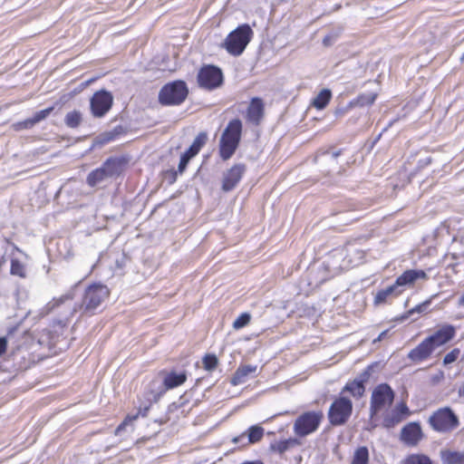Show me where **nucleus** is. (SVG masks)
Here are the masks:
<instances>
[{
    "label": "nucleus",
    "mask_w": 464,
    "mask_h": 464,
    "mask_svg": "<svg viewBox=\"0 0 464 464\" xmlns=\"http://www.w3.org/2000/svg\"><path fill=\"white\" fill-rule=\"evenodd\" d=\"M401 440L410 446H415L421 440V428L417 422H411L404 426L401 433Z\"/></svg>",
    "instance_id": "obj_15"
},
{
    "label": "nucleus",
    "mask_w": 464,
    "mask_h": 464,
    "mask_svg": "<svg viewBox=\"0 0 464 464\" xmlns=\"http://www.w3.org/2000/svg\"><path fill=\"white\" fill-rule=\"evenodd\" d=\"M207 134L204 132H200L194 140L193 143L190 145V147L185 151L186 154H188L189 157L193 158L196 156L200 149L203 147V145L207 141Z\"/></svg>",
    "instance_id": "obj_25"
},
{
    "label": "nucleus",
    "mask_w": 464,
    "mask_h": 464,
    "mask_svg": "<svg viewBox=\"0 0 464 464\" xmlns=\"http://www.w3.org/2000/svg\"><path fill=\"white\" fill-rule=\"evenodd\" d=\"M401 292H402V289H399L398 286L394 283L392 285H389L386 288L382 289L377 292V294L375 295V297H374V304H383L386 302V300L390 296H392V295L396 296V295H400Z\"/></svg>",
    "instance_id": "obj_22"
},
{
    "label": "nucleus",
    "mask_w": 464,
    "mask_h": 464,
    "mask_svg": "<svg viewBox=\"0 0 464 464\" xmlns=\"http://www.w3.org/2000/svg\"><path fill=\"white\" fill-rule=\"evenodd\" d=\"M334 41H335V37L329 34V35L324 36V38L323 39V44L324 46H330L333 44V43Z\"/></svg>",
    "instance_id": "obj_43"
},
{
    "label": "nucleus",
    "mask_w": 464,
    "mask_h": 464,
    "mask_svg": "<svg viewBox=\"0 0 464 464\" xmlns=\"http://www.w3.org/2000/svg\"><path fill=\"white\" fill-rule=\"evenodd\" d=\"M33 127H34V124H33L32 121L30 120V118H28L24 121H22L15 122L12 125L13 130L15 131L31 129Z\"/></svg>",
    "instance_id": "obj_39"
},
{
    "label": "nucleus",
    "mask_w": 464,
    "mask_h": 464,
    "mask_svg": "<svg viewBox=\"0 0 464 464\" xmlns=\"http://www.w3.org/2000/svg\"><path fill=\"white\" fill-rule=\"evenodd\" d=\"M141 413L140 411L139 413L133 415V416H127L125 420L116 428L115 430V435L121 436L122 431H124L129 426L132 427L133 421L138 418V415Z\"/></svg>",
    "instance_id": "obj_33"
},
{
    "label": "nucleus",
    "mask_w": 464,
    "mask_h": 464,
    "mask_svg": "<svg viewBox=\"0 0 464 464\" xmlns=\"http://www.w3.org/2000/svg\"><path fill=\"white\" fill-rule=\"evenodd\" d=\"M222 82L223 73L221 70L215 65H205L198 73V85L203 89H216L221 85Z\"/></svg>",
    "instance_id": "obj_9"
},
{
    "label": "nucleus",
    "mask_w": 464,
    "mask_h": 464,
    "mask_svg": "<svg viewBox=\"0 0 464 464\" xmlns=\"http://www.w3.org/2000/svg\"><path fill=\"white\" fill-rule=\"evenodd\" d=\"M188 90L183 81H174L165 84L160 91L159 102L162 105H179L187 98Z\"/></svg>",
    "instance_id": "obj_4"
},
{
    "label": "nucleus",
    "mask_w": 464,
    "mask_h": 464,
    "mask_svg": "<svg viewBox=\"0 0 464 464\" xmlns=\"http://www.w3.org/2000/svg\"><path fill=\"white\" fill-rule=\"evenodd\" d=\"M53 111V107H48L44 110L35 112L34 115L32 118H30L34 126L35 124L39 123L40 121L45 120L51 114V112Z\"/></svg>",
    "instance_id": "obj_36"
},
{
    "label": "nucleus",
    "mask_w": 464,
    "mask_h": 464,
    "mask_svg": "<svg viewBox=\"0 0 464 464\" xmlns=\"http://www.w3.org/2000/svg\"><path fill=\"white\" fill-rule=\"evenodd\" d=\"M409 408L406 405V403L401 402L398 404L394 410V412L392 413V416H386L384 418V425L386 427H392L395 424L399 423L402 420V415H408L409 414Z\"/></svg>",
    "instance_id": "obj_19"
},
{
    "label": "nucleus",
    "mask_w": 464,
    "mask_h": 464,
    "mask_svg": "<svg viewBox=\"0 0 464 464\" xmlns=\"http://www.w3.org/2000/svg\"><path fill=\"white\" fill-rule=\"evenodd\" d=\"M190 159H191V157H189L185 152L181 155L180 160H179V163L178 166V172H179L181 174L186 169L187 165Z\"/></svg>",
    "instance_id": "obj_42"
},
{
    "label": "nucleus",
    "mask_w": 464,
    "mask_h": 464,
    "mask_svg": "<svg viewBox=\"0 0 464 464\" xmlns=\"http://www.w3.org/2000/svg\"><path fill=\"white\" fill-rule=\"evenodd\" d=\"M434 350L428 339L425 338L418 346L410 351L408 358L413 362H420L427 360Z\"/></svg>",
    "instance_id": "obj_16"
},
{
    "label": "nucleus",
    "mask_w": 464,
    "mask_h": 464,
    "mask_svg": "<svg viewBox=\"0 0 464 464\" xmlns=\"http://www.w3.org/2000/svg\"><path fill=\"white\" fill-rule=\"evenodd\" d=\"M115 137V133L111 131V132H106L103 134V141L105 142H108V141H111L114 139Z\"/></svg>",
    "instance_id": "obj_46"
},
{
    "label": "nucleus",
    "mask_w": 464,
    "mask_h": 464,
    "mask_svg": "<svg viewBox=\"0 0 464 464\" xmlns=\"http://www.w3.org/2000/svg\"><path fill=\"white\" fill-rule=\"evenodd\" d=\"M343 392H348L353 397L361 398L365 392V387L362 381L354 380L353 382H348L343 389Z\"/></svg>",
    "instance_id": "obj_26"
},
{
    "label": "nucleus",
    "mask_w": 464,
    "mask_h": 464,
    "mask_svg": "<svg viewBox=\"0 0 464 464\" xmlns=\"http://www.w3.org/2000/svg\"><path fill=\"white\" fill-rule=\"evenodd\" d=\"M243 437H244V435H243V436H241V437H236V438H234V439H233V442L237 443V442L239 441V440H240L241 438H243Z\"/></svg>",
    "instance_id": "obj_49"
},
{
    "label": "nucleus",
    "mask_w": 464,
    "mask_h": 464,
    "mask_svg": "<svg viewBox=\"0 0 464 464\" xmlns=\"http://www.w3.org/2000/svg\"><path fill=\"white\" fill-rule=\"evenodd\" d=\"M110 291L106 285L93 284L84 292L82 303L74 305L72 314L81 312L82 314H93L102 304L109 297Z\"/></svg>",
    "instance_id": "obj_1"
},
{
    "label": "nucleus",
    "mask_w": 464,
    "mask_h": 464,
    "mask_svg": "<svg viewBox=\"0 0 464 464\" xmlns=\"http://www.w3.org/2000/svg\"><path fill=\"white\" fill-rule=\"evenodd\" d=\"M369 463V450L366 447L362 446L358 448L353 457L351 464H368Z\"/></svg>",
    "instance_id": "obj_29"
},
{
    "label": "nucleus",
    "mask_w": 464,
    "mask_h": 464,
    "mask_svg": "<svg viewBox=\"0 0 464 464\" xmlns=\"http://www.w3.org/2000/svg\"><path fill=\"white\" fill-rule=\"evenodd\" d=\"M76 287H77V285H75L67 293L61 295L59 298H53L51 302H49L46 305L47 311L52 312L56 307L60 306L61 304H64L65 302L72 300L74 297V291H75Z\"/></svg>",
    "instance_id": "obj_24"
},
{
    "label": "nucleus",
    "mask_w": 464,
    "mask_h": 464,
    "mask_svg": "<svg viewBox=\"0 0 464 464\" xmlns=\"http://www.w3.org/2000/svg\"><path fill=\"white\" fill-rule=\"evenodd\" d=\"M437 296V295L431 296V298H430L429 300H426L424 301L423 303L416 305L415 307H413L412 309H411L408 313L409 314H412L414 313H418V314H422V313H425L427 310H428V307L429 305L431 303V299L433 297Z\"/></svg>",
    "instance_id": "obj_38"
},
{
    "label": "nucleus",
    "mask_w": 464,
    "mask_h": 464,
    "mask_svg": "<svg viewBox=\"0 0 464 464\" xmlns=\"http://www.w3.org/2000/svg\"><path fill=\"white\" fill-rule=\"evenodd\" d=\"M386 334H387V332H386V331L382 332V333L380 334V335L378 336V338H377V339H375V340L373 341V343H376L377 341H381V340L383 338V336H385V335H386Z\"/></svg>",
    "instance_id": "obj_47"
},
{
    "label": "nucleus",
    "mask_w": 464,
    "mask_h": 464,
    "mask_svg": "<svg viewBox=\"0 0 464 464\" xmlns=\"http://www.w3.org/2000/svg\"><path fill=\"white\" fill-rule=\"evenodd\" d=\"M264 436V429L260 426H251L248 429V442L255 443L259 441Z\"/></svg>",
    "instance_id": "obj_31"
},
{
    "label": "nucleus",
    "mask_w": 464,
    "mask_h": 464,
    "mask_svg": "<svg viewBox=\"0 0 464 464\" xmlns=\"http://www.w3.org/2000/svg\"><path fill=\"white\" fill-rule=\"evenodd\" d=\"M251 316L247 313L241 314L233 323L234 329H240L247 325L250 322Z\"/></svg>",
    "instance_id": "obj_37"
},
{
    "label": "nucleus",
    "mask_w": 464,
    "mask_h": 464,
    "mask_svg": "<svg viewBox=\"0 0 464 464\" xmlns=\"http://www.w3.org/2000/svg\"><path fill=\"white\" fill-rule=\"evenodd\" d=\"M202 363L205 370L213 371L218 366V360L215 354H206Z\"/></svg>",
    "instance_id": "obj_34"
},
{
    "label": "nucleus",
    "mask_w": 464,
    "mask_h": 464,
    "mask_svg": "<svg viewBox=\"0 0 464 464\" xmlns=\"http://www.w3.org/2000/svg\"><path fill=\"white\" fill-rule=\"evenodd\" d=\"M186 380L187 375L185 372H169L165 376L163 382L159 386L160 391L152 395L153 399L157 401L167 390L173 389L183 384Z\"/></svg>",
    "instance_id": "obj_13"
},
{
    "label": "nucleus",
    "mask_w": 464,
    "mask_h": 464,
    "mask_svg": "<svg viewBox=\"0 0 464 464\" xmlns=\"http://www.w3.org/2000/svg\"><path fill=\"white\" fill-rule=\"evenodd\" d=\"M6 347H7L6 339L4 337L0 338V356L5 353Z\"/></svg>",
    "instance_id": "obj_44"
},
{
    "label": "nucleus",
    "mask_w": 464,
    "mask_h": 464,
    "mask_svg": "<svg viewBox=\"0 0 464 464\" xmlns=\"http://www.w3.org/2000/svg\"><path fill=\"white\" fill-rule=\"evenodd\" d=\"M246 171L244 164H236L223 174L222 190L228 192L236 188Z\"/></svg>",
    "instance_id": "obj_12"
},
{
    "label": "nucleus",
    "mask_w": 464,
    "mask_h": 464,
    "mask_svg": "<svg viewBox=\"0 0 464 464\" xmlns=\"http://www.w3.org/2000/svg\"><path fill=\"white\" fill-rule=\"evenodd\" d=\"M109 177L103 170V169L101 167L99 169H96L95 170H92L91 173H89L87 177V183L91 187H95L96 185L100 184Z\"/></svg>",
    "instance_id": "obj_28"
},
{
    "label": "nucleus",
    "mask_w": 464,
    "mask_h": 464,
    "mask_svg": "<svg viewBox=\"0 0 464 464\" xmlns=\"http://www.w3.org/2000/svg\"><path fill=\"white\" fill-rule=\"evenodd\" d=\"M256 371V365L248 364L238 367L231 379V383L233 385L244 383L246 381L247 376L255 373Z\"/></svg>",
    "instance_id": "obj_20"
},
{
    "label": "nucleus",
    "mask_w": 464,
    "mask_h": 464,
    "mask_svg": "<svg viewBox=\"0 0 464 464\" xmlns=\"http://www.w3.org/2000/svg\"><path fill=\"white\" fill-rule=\"evenodd\" d=\"M458 304H459V306H464V294L459 299V303Z\"/></svg>",
    "instance_id": "obj_48"
},
{
    "label": "nucleus",
    "mask_w": 464,
    "mask_h": 464,
    "mask_svg": "<svg viewBox=\"0 0 464 464\" xmlns=\"http://www.w3.org/2000/svg\"><path fill=\"white\" fill-rule=\"evenodd\" d=\"M353 412V402L350 399L340 396L331 404L328 411V420L333 426L344 425Z\"/></svg>",
    "instance_id": "obj_5"
},
{
    "label": "nucleus",
    "mask_w": 464,
    "mask_h": 464,
    "mask_svg": "<svg viewBox=\"0 0 464 464\" xmlns=\"http://www.w3.org/2000/svg\"><path fill=\"white\" fill-rule=\"evenodd\" d=\"M11 273L12 275H16L20 276H24V267L17 260H13L11 263Z\"/></svg>",
    "instance_id": "obj_41"
},
{
    "label": "nucleus",
    "mask_w": 464,
    "mask_h": 464,
    "mask_svg": "<svg viewBox=\"0 0 464 464\" xmlns=\"http://www.w3.org/2000/svg\"><path fill=\"white\" fill-rule=\"evenodd\" d=\"M149 410V406L144 408V412L141 413L142 416L146 415V411Z\"/></svg>",
    "instance_id": "obj_50"
},
{
    "label": "nucleus",
    "mask_w": 464,
    "mask_h": 464,
    "mask_svg": "<svg viewBox=\"0 0 464 464\" xmlns=\"http://www.w3.org/2000/svg\"><path fill=\"white\" fill-rule=\"evenodd\" d=\"M264 113V104L261 99L259 98H253L246 112V118L247 120L257 125L260 122V120L263 117Z\"/></svg>",
    "instance_id": "obj_18"
},
{
    "label": "nucleus",
    "mask_w": 464,
    "mask_h": 464,
    "mask_svg": "<svg viewBox=\"0 0 464 464\" xmlns=\"http://www.w3.org/2000/svg\"><path fill=\"white\" fill-rule=\"evenodd\" d=\"M440 459L443 464H464V451L441 450Z\"/></svg>",
    "instance_id": "obj_21"
},
{
    "label": "nucleus",
    "mask_w": 464,
    "mask_h": 464,
    "mask_svg": "<svg viewBox=\"0 0 464 464\" xmlns=\"http://www.w3.org/2000/svg\"><path fill=\"white\" fill-rule=\"evenodd\" d=\"M456 328L451 324H443L440 326L432 334L427 337L432 347L436 349L454 338Z\"/></svg>",
    "instance_id": "obj_11"
},
{
    "label": "nucleus",
    "mask_w": 464,
    "mask_h": 464,
    "mask_svg": "<svg viewBox=\"0 0 464 464\" xmlns=\"http://www.w3.org/2000/svg\"><path fill=\"white\" fill-rule=\"evenodd\" d=\"M429 423L433 430L440 432H447L459 426V418L451 409L446 407L434 412L430 417Z\"/></svg>",
    "instance_id": "obj_7"
},
{
    "label": "nucleus",
    "mask_w": 464,
    "mask_h": 464,
    "mask_svg": "<svg viewBox=\"0 0 464 464\" xmlns=\"http://www.w3.org/2000/svg\"><path fill=\"white\" fill-rule=\"evenodd\" d=\"M428 275L423 270L409 269L404 271L394 282L399 289L404 286H412L418 280L426 281Z\"/></svg>",
    "instance_id": "obj_14"
},
{
    "label": "nucleus",
    "mask_w": 464,
    "mask_h": 464,
    "mask_svg": "<svg viewBox=\"0 0 464 464\" xmlns=\"http://www.w3.org/2000/svg\"><path fill=\"white\" fill-rule=\"evenodd\" d=\"M394 399V392L386 384H379L372 392L370 402V416L373 418L380 411L389 407Z\"/></svg>",
    "instance_id": "obj_6"
},
{
    "label": "nucleus",
    "mask_w": 464,
    "mask_h": 464,
    "mask_svg": "<svg viewBox=\"0 0 464 464\" xmlns=\"http://www.w3.org/2000/svg\"><path fill=\"white\" fill-rule=\"evenodd\" d=\"M289 447V441L287 440H285V441H281L279 444H278V450L280 452H284Z\"/></svg>",
    "instance_id": "obj_45"
},
{
    "label": "nucleus",
    "mask_w": 464,
    "mask_h": 464,
    "mask_svg": "<svg viewBox=\"0 0 464 464\" xmlns=\"http://www.w3.org/2000/svg\"><path fill=\"white\" fill-rule=\"evenodd\" d=\"M109 178L117 176L121 172V161L116 158H109L102 166Z\"/></svg>",
    "instance_id": "obj_23"
},
{
    "label": "nucleus",
    "mask_w": 464,
    "mask_h": 464,
    "mask_svg": "<svg viewBox=\"0 0 464 464\" xmlns=\"http://www.w3.org/2000/svg\"><path fill=\"white\" fill-rule=\"evenodd\" d=\"M113 97L105 90H101L92 95L90 101L91 111L94 117H103L111 108Z\"/></svg>",
    "instance_id": "obj_10"
},
{
    "label": "nucleus",
    "mask_w": 464,
    "mask_h": 464,
    "mask_svg": "<svg viewBox=\"0 0 464 464\" xmlns=\"http://www.w3.org/2000/svg\"><path fill=\"white\" fill-rule=\"evenodd\" d=\"M376 97L377 94L373 92L361 94L357 98V104L360 106L372 105L375 102Z\"/></svg>",
    "instance_id": "obj_35"
},
{
    "label": "nucleus",
    "mask_w": 464,
    "mask_h": 464,
    "mask_svg": "<svg viewBox=\"0 0 464 464\" xmlns=\"http://www.w3.org/2000/svg\"><path fill=\"white\" fill-rule=\"evenodd\" d=\"M253 30L247 24H244L232 31L226 38L224 46L232 55H240L253 37Z\"/></svg>",
    "instance_id": "obj_3"
},
{
    "label": "nucleus",
    "mask_w": 464,
    "mask_h": 464,
    "mask_svg": "<svg viewBox=\"0 0 464 464\" xmlns=\"http://www.w3.org/2000/svg\"><path fill=\"white\" fill-rule=\"evenodd\" d=\"M242 133V122L239 119L230 121L224 130L219 141L220 157L227 160L235 153Z\"/></svg>",
    "instance_id": "obj_2"
},
{
    "label": "nucleus",
    "mask_w": 464,
    "mask_h": 464,
    "mask_svg": "<svg viewBox=\"0 0 464 464\" xmlns=\"http://www.w3.org/2000/svg\"><path fill=\"white\" fill-rule=\"evenodd\" d=\"M404 464H432L429 457L423 454H412L409 456Z\"/></svg>",
    "instance_id": "obj_32"
},
{
    "label": "nucleus",
    "mask_w": 464,
    "mask_h": 464,
    "mask_svg": "<svg viewBox=\"0 0 464 464\" xmlns=\"http://www.w3.org/2000/svg\"><path fill=\"white\" fill-rule=\"evenodd\" d=\"M332 97L331 91L328 89L322 90L317 96L313 100L312 104L319 110L324 109Z\"/></svg>",
    "instance_id": "obj_27"
},
{
    "label": "nucleus",
    "mask_w": 464,
    "mask_h": 464,
    "mask_svg": "<svg viewBox=\"0 0 464 464\" xmlns=\"http://www.w3.org/2000/svg\"><path fill=\"white\" fill-rule=\"evenodd\" d=\"M323 418L322 411H306L301 414L294 423L295 433L299 437H305L314 432Z\"/></svg>",
    "instance_id": "obj_8"
},
{
    "label": "nucleus",
    "mask_w": 464,
    "mask_h": 464,
    "mask_svg": "<svg viewBox=\"0 0 464 464\" xmlns=\"http://www.w3.org/2000/svg\"><path fill=\"white\" fill-rule=\"evenodd\" d=\"M176 175H177V172H174V173H173V179H176V178H175V176H176Z\"/></svg>",
    "instance_id": "obj_52"
},
{
    "label": "nucleus",
    "mask_w": 464,
    "mask_h": 464,
    "mask_svg": "<svg viewBox=\"0 0 464 464\" xmlns=\"http://www.w3.org/2000/svg\"><path fill=\"white\" fill-rule=\"evenodd\" d=\"M151 385H152V386H155V385H156V381H153V382H151Z\"/></svg>",
    "instance_id": "obj_51"
},
{
    "label": "nucleus",
    "mask_w": 464,
    "mask_h": 464,
    "mask_svg": "<svg viewBox=\"0 0 464 464\" xmlns=\"http://www.w3.org/2000/svg\"><path fill=\"white\" fill-rule=\"evenodd\" d=\"M459 353L460 350L459 348L453 349L444 356L443 363L448 365L454 362L459 358Z\"/></svg>",
    "instance_id": "obj_40"
},
{
    "label": "nucleus",
    "mask_w": 464,
    "mask_h": 464,
    "mask_svg": "<svg viewBox=\"0 0 464 464\" xmlns=\"http://www.w3.org/2000/svg\"><path fill=\"white\" fill-rule=\"evenodd\" d=\"M342 154V150H324L318 153L315 161L320 165L326 164L328 166L324 170L328 173L337 167V158Z\"/></svg>",
    "instance_id": "obj_17"
},
{
    "label": "nucleus",
    "mask_w": 464,
    "mask_h": 464,
    "mask_svg": "<svg viewBox=\"0 0 464 464\" xmlns=\"http://www.w3.org/2000/svg\"><path fill=\"white\" fill-rule=\"evenodd\" d=\"M64 122L69 128H77L82 122V114L78 111H72L65 115Z\"/></svg>",
    "instance_id": "obj_30"
}]
</instances>
